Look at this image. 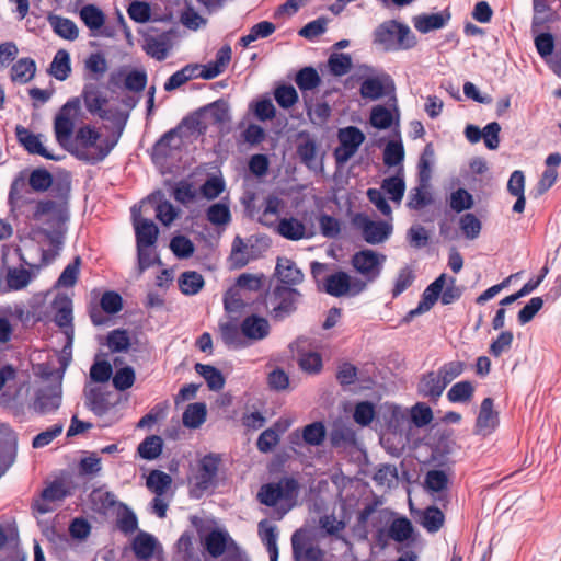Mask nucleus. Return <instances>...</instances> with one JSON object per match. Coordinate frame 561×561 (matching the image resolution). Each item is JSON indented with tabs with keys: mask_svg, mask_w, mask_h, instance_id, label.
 I'll use <instances>...</instances> for the list:
<instances>
[{
	"mask_svg": "<svg viewBox=\"0 0 561 561\" xmlns=\"http://www.w3.org/2000/svg\"><path fill=\"white\" fill-rule=\"evenodd\" d=\"M32 218L45 225L33 230L32 234L39 244L50 247L49 250H43V259L53 260L64 243L69 218L67 208L62 203L42 201L34 206Z\"/></svg>",
	"mask_w": 561,
	"mask_h": 561,
	"instance_id": "obj_1",
	"label": "nucleus"
},
{
	"mask_svg": "<svg viewBox=\"0 0 561 561\" xmlns=\"http://www.w3.org/2000/svg\"><path fill=\"white\" fill-rule=\"evenodd\" d=\"M377 423L380 427V443L392 455H399L409 442L410 421L407 411L391 402L378 408Z\"/></svg>",
	"mask_w": 561,
	"mask_h": 561,
	"instance_id": "obj_2",
	"label": "nucleus"
},
{
	"mask_svg": "<svg viewBox=\"0 0 561 561\" xmlns=\"http://www.w3.org/2000/svg\"><path fill=\"white\" fill-rule=\"evenodd\" d=\"M113 144L91 126H83L78 129L69 150L78 159L95 163L103 160L112 150Z\"/></svg>",
	"mask_w": 561,
	"mask_h": 561,
	"instance_id": "obj_3",
	"label": "nucleus"
},
{
	"mask_svg": "<svg viewBox=\"0 0 561 561\" xmlns=\"http://www.w3.org/2000/svg\"><path fill=\"white\" fill-rule=\"evenodd\" d=\"M374 42L383 50L396 51L412 48L416 44V38L408 25L387 21L375 30Z\"/></svg>",
	"mask_w": 561,
	"mask_h": 561,
	"instance_id": "obj_4",
	"label": "nucleus"
},
{
	"mask_svg": "<svg viewBox=\"0 0 561 561\" xmlns=\"http://www.w3.org/2000/svg\"><path fill=\"white\" fill-rule=\"evenodd\" d=\"M80 116L81 103L78 98L69 100L56 115L54 130L56 140L61 147L67 149L72 142L73 139L71 137L75 124L79 121Z\"/></svg>",
	"mask_w": 561,
	"mask_h": 561,
	"instance_id": "obj_5",
	"label": "nucleus"
},
{
	"mask_svg": "<svg viewBox=\"0 0 561 561\" xmlns=\"http://www.w3.org/2000/svg\"><path fill=\"white\" fill-rule=\"evenodd\" d=\"M353 226L360 232L363 239L369 244H380L387 241L393 231L392 220H374L364 213L355 214Z\"/></svg>",
	"mask_w": 561,
	"mask_h": 561,
	"instance_id": "obj_6",
	"label": "nucleus"
},
{
	"mask_svg": "<svg viewBox=\"0 0 561 561\" xmlns=\"http://www.w3.org/2000/svg\"><path fill=\"white\" fill-rule=\"evenodd\" d=\"M61 403V377L55 376L53 380L42 381L35 393L32 408L39 414L55 412Z\"/></svg>",
	"mask_w": 561,
	"mask_h": 561,
	"instance_id": "obj_7",
	"label": "nucleus"
},
{
	"mask_svg": "<svg viewBox=\"0 0 561 561\" xmlns=\"http://www.w3.org/2000/svg\"><path fill=\"white\" fill-rule=\"evenodd\" d=\"M275 230L279 236L291 241L311 239L316 236L314 224L312 222V218L308 217L307 214H305L302 218L293 216L280 218Z\"/></svg>",
	"mask_w": 561,
	"mask_h": 561,
	"instance_id": "obj_8",
	"label": "nucleus"
},
{
	"mask_svg": "<svg viewBox=\"0 0 561 561\" xmlns=\"http://www.w3.org/2000/svg\"><path fill=\"white\" fill-rule=\"evenodd\" d=\"M366 286L367 283L364 279L351 276L342 271L329 275L324 282V290L334 297L356 296Z\"/></svg>",
	"mask_w": 561,
	"mask_h": 561,
	"instance_id": "obj_9",
	"label": "nucleus"
},
{
	"mask_svg": "<svg viewBox=\"0 0 561 561\" xmlns=\"http://www.w3.org/2000/svg\"><path fill=\"white\" fill-rule=\"evenodd\" d=\"M385 262V254L370 249L356 252L351 261L354 270L366 279V283L375 280L380 275Z\"/></svg>",
	"mask_w": 561,
	"mask_h": 561,
	"instance_id": "obj_10",
	"label": "nucleus"
},
{
	"mask_svg": "<svg viewBox=\"0 0 561 561\" xmlns=\"http://www.w3.org/2000/svg\"><path fill=\"white\" fill-rule=\"evenodd\" d=\"M291 546L295 561H322V551L316 546L311 530H296L291 536Z\"/></svg>",
	"mask_w": 561,
	"mask_h": 561,
	"instance_id": "obj_11",
	"label": "nucleus"
},
{
	"mask_svg": "<svg viewBox=\"0 0 561 561\" xmlns=\"http://www.w3.org/2000/svg\"><path fill=\"white\" fill-rule=\"evenodd\" d=\"M339 147L335 149V158L340 163L347 162L358 150L365 140V135L354 126L339 130Z\"/></svg>",
	"mask_w": 561,
	"mask_h": 561,
	"instance_id": "obj_12",
	"label": "nucleus"
},
{
	"mask_svg": "<svg viewBox=\"0 0 561 561\" xmlns=\"http://www.w3.org/2000/svg\"><path fill=\"white\" fill-rule=\"evenodd\" d=\"M142 206L131 208L133 225L136 233L137 247H153L158 239V227L150 220L141 217Z\"/></svg>",
	"mask_w": 561,
	"mask_h": 561,
	"instance_id": "obj_13",
	"label": "nucleus"
},
{
	"mask_svg": "<svg viewBox=\"0 0 561 561\" xmlns=\"http://www.w3.org/2000/svg\"><path fill=\"white\" fill-rule=\"evenodd\" d=\"M447 274H440L432 284H430L422 295V299L417 307L410 310L405 317V321H410L413 317L427 312L437 301L445 286Z\"/></svg>",
	"mask_w": 561,
	"mask_h": 561,
	"instance_id": "obj_14",
	"label": "nucleus"
},
{
	"mask_svg": "<svg viewBox=\"0 0 561 561\" xmlns=\"http://www.w3.org/2000/svg\"><path fill=\"white\" fill-rule=\"evenodd\" d=\"M0 435L3 436V442L0 439V477H2L14 462L18 439L15 433L5 424H0Z\"/></svg>",
	"mask_w": 561,
	"mask_h": 561,
	"instance_id": "obj_15",
	"label": "nucleus"
},
{
	"mask_svg": "<svg viewBox=\"0 0 561 561\" xmlns=\"http://www.w3.org/2000/svg\"><path fill=\"white\" fill-rule=\"evenodd\" d=\"M70 493L69 489L62 482H54L47 486L39 499L34 502V508L46 514L54 510V503L64 500Z\"/></svg>",
	"mask_w": 561,
	"mask_h": 561,
	"instance_id": "obj_16",
	"label": "nucleus"
},
{
	"mask_svg": "<svg viewBox=\"0 0 561 561\" xmlns=\"http://www.w3.org/2000/svg\"><path fill=\"white\" fill-rule=\"evenodd\" d=\"M16 137L19 142L32 154H38L48 160H59L60 158L53 154L44 145L42 135H35L28 129L18 126Z\"/></svg>",
	"mask_w": 561,
	"mask_h": 561,
	"instance_id": "obj_17",
	"label": "nucleus"
},
{
	"mask_svg": "<svg viewBox=\"0 0 561 561\" xmlns=\"http://www.w3.org/2000/svg\"><path fill=\"white\" fill-rule=\"evenodd\" d=\"M79 18L89 28L92 36L101 34V30L105 25L106 15L101 8L95 4H85L79 10ZM102 35L111 37V32H103Z\"/></svg>",
	"mask_w": 561,
	"mask_h": 561,
	"instance_id": "obj_18",
	"label": "nucleus"
},
{
	"mask_svg": "<svg viewBox=\"0 0 561 561\" xmlns=\"http://www.w3.org/2000/svg\"><path fill=\"white\" fill-rule=\"evenodd\" d=\"M393 82L388 75L381 73L366 78L360 85V95L364 99L377 100L388 91L393 90Z\"/></svg>",
	"mask_w": 561,
	"mask_h": 561,
	"instance_id": "obj_19",
	"label": "nucleus"
},
{
	"mask_svg": "<svg viewBox=\"0 0 561 561\" xmlns=\"http://www.w3.org/2000/svg\"><path fill=\"white\" fill-rule=\"evenodd\" d=\"M87 405L96 415L106 414L112 408L113 403L110 401V393L104 392L100 386L95 383H88L84 389Z\"/></svg>",
	"mask_w": 561,
	"mask_h": 561,
	"instance_id": "obj_20",
	"label": "nucleus"
},
{
	"mask_svg": "<svg viewBox=\"0 0 561 561\" xmlns=\"http://www.w3.org/2000/svg\"><path fill=\"white\" fill-rule=\"evenodd\" d=\"M219 462L220 458L216 455H207L201 459L199 471L194 478L195 486L198 490H207L214 484Z\"/></svg>",
	"mask_w": 561,
	"mask_h": 561,
	"instance_id": "obj_21",
	"label": "nucleus"
},
{
	"mask_svg": "<svg viewBox=\"0 0 561 561\" xmlns=\"http://www.w3.org/2000/svg\"><path fill=\"white\" fill-rule=\"evenodd\" d=\"M268 321L260 316H249L241 322V333L249 342H257L270 334Z\"/></svg>",
	"mask_w": 561,
	"mask_h": 561,
	"instance_id": "obj_22",
	"label": "nucleus"
},
{
	"mask_svg": "<svg viewBox=\"0 0 561 561\" xmlns=\"http://www.w3.org/2000/svg\"><path fill=\"white\" fill-rule=\"evenodd\" d=\"M163 195L160 192L153 193L148 196L139 206L142 208L147 206H153L156 209V217L165 226L171 225L174 219L178 217V210L174 206L167 202L162 201Z\"/></svg>",
	"mask_w": 561,
	"mask_h": 561,
	"instance_id": "obj_23",
	"label": "nucleus"
},
{
	"mask_svg": "<svg viewBox=\"0 0 561 561\" xmlns=\"http://www.w3.org/2000/svg\"><path fill=\"white\" fill-rule=\"evenodd\" d=\"M307 339H298L294 346L298 352L299 367L309 374L319 373L322 368V358L319 353L307 351Z\"/></svg>",
	"mask_w": 561,
	"mask_h": 561,
	"instance_id": "obj_24",
	"label": "nucleus"
},
{
	"mask_svg": "<svg viewBox=\"0 0 561 561\" xmlns=\"http://www.w3.org/2000/svg\"><path fill=\"white\" fill-rule=\"evenodd\" d=\"M497 423V414L493 410V400L491 398H485L481 403L477 417V433L483 436L489 435L495 430Z\"/></svg>",
	"mask_w": 561,
	"mask_h": 561,
	"instance_id": "obj_25",
	"label": "nucleus"
},
{
	"mask_svg": "<svg viewBox=\"0 0 561 561\" xmlns=\"http://www.w3.org/2000/svg\"><path fill=\"white\" fill-rule=\"evenodd\" d=\"M231 47L229 45L222 46L216 54L213 61L202 66L199 76L203 79L210 80L222 73L231 60Z\"/></svg>",
	"mask_w": 561,
	"mask_h": 561,
	"instance_id": "obj_26",
	"label": "nucleus"
},
{
	"mask_svg": "<svg viewBox=\"0 0 561 561\" xmlns=\"http://www.w3.org/2000/svg\"><path fill=\"white\" fill-rule=\"evenodd\" d=\"M54 309L56 310L55 322L58 327L65 329V334L67 336L68 343L72 342L73 337V329L71 325L72 322V308L71 301L66 297H58L54 301Z\"/></svg>",
	"mask_w": 561,
	"mask_h": 561,
	"instance_id": "obj_27",
	"label": "nucleus"
},
{
	"mask_svg": "<svg viewBox=\"0 0 561 561\" xmlns=\"http://www.w3.org/2000/svg\"><path fill=\"white\" fill-rule=\"evenodd\" d=\"M83 102L87 110L100 117L105 116L104 105L107 102L105 92L95 84H88L84 87L82 93Z\"/></svg>",
	"mask_w": 561,
	"mask_h": 561,
	"instance_id": "obj_28",
	"label": "nucleus"
},
{
	"mask_svg": "<svg viewBox=\"0 0 561 561\" xmlns=\"http://www.w3.org/2000/svg\"><path fill=\"white\" fill-rule=\"evenodd\" d=\"M290 426L288 420H279L272 427L265 430L257 439V448L262 453L271 451L279 442V437Z\"/></svg>",
	"mask_w": 561,
	"mask_h": 561,
	"instance_id": "obj_29",
	"label": "nucleus"
},
{
	"mask_svg": "<svg viewBox=\"0 0 561 561\" xmlns=\"http://www.w3.org/2000/svg\"><path fill=\"white\" fill-rule=\"evenodd\" d=\"M204 545L208 553L217 558L233 546V541L226 530L215 529L205 536Z\"/></svg>",
	"mask_w": 561,
	"mask_h": 561,
	"instance_id": "obj_30",
	"label": "nucleus"
},
{
	"mask_svg": "<svg viewBox=\"0 0 561 561\" xmlns=\"http://www.w3.org/2000/svg\"><path fill=\"white\" fill-rule=\"evenodd\" d=\"M133 550L138 559L147 560L159 553L161 546L152 535L139 533L133 540Z\"/></svg>",
	"mask_w": 561,
	"mask_h": 561,
	"instance_id": "obj_31",
	"label": "nucleus"
},
{
	"mask_svg": "<svg viewBox=\"0 0 561 561\" xmlns=\"http://www.w3.org/2000/svg\"><path fill=\"white\" fill-rule=\"evenodd\" d=\"M47 21L54 33L62 39L72 42L79 37V28L72 20L50 13Z\"/></svg>",
	"mask_w": 561,
	"mask_h": 561,
	"instance_id": "obj_32",
	"label": "nucleus"
},
{
	"mask_svg": "<svg viewBox=\"0 0 561 561\" xmlns=\"http://www.w3.org/2000/svg\"><path fill=\"white\" fill-rule=\"evenodd\" d=\"M142 47L144 50L152 58L163 60L172 48L171 37L168 34L148 36L146 37Z\"/></svg>",
	"mask_w": 561,
	"mask_h": 561,
	"instance_id": "obj_33",
	"label": "nucleus"
},
{
	"mask_svg": "<svg viewBox=\"0 0 561 561\" xmlns=\"http://www.w3.org/2000/svg\"><path fill=\"white\" fill-rule=\"evenodd\" d=\"M380 191H382L383 194H387L397 205L401 204L405 192L402 168H399L394 175L383 179Z\"/></svg>",
	"mask_w": 561,
	"mask_h": 561,
	"instance_id": "obj_34",
	"label": "nucleus"
},
{
	"mask_svg": "<svg viewBox=\"0 0 561 561\" xmlns=\"http://www.w3.org/2000/svg\"><path fill=\"white\" fill-rule=\"evenodd\" d=\"M438 371H431L424 375L419 383V391L422 396L437 400L446 389Z\"/></svg>",
	"mask_w": 561,
	"mask_h": 561,
	"instance_id": "obj_35",
	"label": "nucleus"
},
{
	"mask_svg": "<svg viewBox=\"0 0 561 561\" xmlns=\"http://www.w3.org/2000/svg\"><path fill=\"white\" fill-rule=\"evenodd\" d=\"M259 536L267 549V552L270 554V560L277 561L278 560L277 527L268 520H262L259 523Z\"/></svg>",
	"mask_w": 561,
	"mask_h": 561,
	"instance_id": "obj_36",
	"label": "nucleus"
},
{
	"mask_svg": "<svg viewBox=\"0 0 561 561\" xmlns=\"http://www.w3.org/2000/svg\"><path fill=\"white\" fill-rule=\"evenodd\" d=\"M276 274L280 282L288 285H296L302 282L304 274L295 262L287 257H279L276 265Z\"/></svg>",
	"mask_w": 561,
	"mask_h": 561,
	"instance_id": "obj_37",
	"label": "nucleus"
},
{
	"mask_svg": "<svg viewBox=\"0 0 561 561\" xmlns=\"http://www.w3.org/2000/svg\"><path fill=\"white\" fill-rule=\"evenodd\" d=\"M325 427L321 422L311 423L302 428L301 437L307 445L319 446L325 438ZM300 438L298 431L291 434V443Z\"/></svg>",
	"mask_w": 561,
	"mask_h": 561,
	"instance_id": "obj_38",
	"label": "nucleus"
},
{
	"mask_svg": "<svg viewBox=\"0 0 561 561\" xmlns=\"http://www.w3.org/2000/svg\"><path fill=\"white\" fill-rule=\"evenodd\" d=\"M220 336L224 343L230 347L239 348L247 345L245 339L241 333V327L232 322H221L219 324Z\"/></svg>",
	"mask_w": 561,
	"mask_h": 561,
	"instance_id": "obj_39",
	"label": "nucleus"
},
{
	"mask_svg": "<svg viewBox=\"0 0 561 561\" xmlns=\"http://www.w3.org/2000/svg\"><path fill=\"white\" fill-rule=\"evenodd\" d=\"M476 387L471 381L456 382L447 392V399L451 403H468L471 401Z\"/></svg>",
	"mask_w": 561,
	"mask_h": 561,
	"instance_id": "obj_40",
	"label": "nucleus"
},
{
	"mask_svg": "<svg viewBox=\"0 0 561 561\" xmlns=\"http://www.w3.org/2000/svg\"><path fill=\"white\" fill-rule=\"evenodd\" d=\"M378 419V410L369 401H360L355 404L353 410V420L356 424L365 427Z\"/></svg>",
	"mask_w": 561,
	"mask_h": 561,
	"instance_id": "obj_41",
	"label": "nucleus"
},
{
	"mask_svg": "<svg viewBox=\"0 0 561 561\" xmlns=\"http://www.w3.org/2000/svg\"><path fill=\"white\" fill-rule=\"evenodd\" d=\"M70 70L69 53L65 49H59L50 64V75L57 80L64 81L68 78Z\"/></svg>",
	"mask_w": 561,
	"mask_h": 561,
	"instance_id": "obj_42",
	"label": "nucleus"
},
{
	"mask_svg": "<svg viewBox=\"0 0 561 561\" xmlns=\"http://www.w3.org/2000/svg\"><path fill=\"white\" fill-rule=\"evenodd\" d=\"M206 405L202 402L188 404L183 413V424L190 428L199 427L206 420Z\"/></svg>",
	"mask_w": 561,
	"mask_h": 561,
	"instance_id": "obj_43",
	"label": "nucleus"
},
{
	"mask_svg": "<svg viewBox=\"0 0 561 561\" xmlns=\"http://www.w3.org/2000/svg\"><path fill=\"white\" fill-rule=\"evenodd\" d=\"M35 71V62L32 59L23 58L13 65L11 79L18 83H26L34 77Z\"/></svg>",
	"mask_w": 561,
	"mask_h": 561,
	"instance_id": "obj_44",
	"label": "nucleus"
},
{
	"mask_svg": "<svg viewBox=\"0 0 561 561\" xmlns=\"http://www.w3.org/2000/svg\"><path fill=\"white\" fill-rule=\"evenodd\" d=\"M195 370L206 380L210 390L218 391L224 387L225 378L222 374L214 366L196 364Z\"/></svg>",
	"mask_w": 561,
	"mask_h": 561,
	"instance_id": "obj_45",
	"label": "nucleus"
},
{
	"mask_svg": "<svg viewBox=\"0 0 561 561\" xmlns=\"http://www.w3.org/2000/svg\"><path fill=\"white\" fill-rule=\"evenodd\" d=\"M171 483L172 478L168 473L160 470H153L149 473L146 485L156 495L161 496L168 491Z\"/></svg>",
	"mask_w": 561,
	"mask_h": 561,
	"instance_id": "obj_46",
	"label": "nucleus"
},
{
	"mask_svg": "<svg viewBox=\"0 0 561 561\" xmlns=\"http://www.w3.org/2000/svg\"><path fill=\"white\" fill-rule=\"evenodd\" d=\"M283 208V201L275 196H270L265 201L264 210L261 215V222L265 226H275L279 221V213Z\"/></svg>",
	"mask_w": 561,
	"mask_h": 561,
	"instance_id": "obj_47",
	"label": "nucleus"
},
{
	"mask_svg": "<svg viewBox=\"0 0 561 561\" xmlns=\"http://www.w3.org/2000/svg\"><path fill=\"white\" fill-rule=\"evenodd\" d=\"M414 27L421 33H428L442 28L445 25V19L439 13L422 14L413 19Z\"/></svg>",
	"mask_w": 561,
	"mask_h": 561,
	"instance_id": "obj_48",
	"label": "nucleus"
},
{
	"mask_svg": "<svg viewBox=\"0 0 561 561\" xmlns=\"http://www.w3.org/2000/svg\"><path fill=\"white\" fill-rule=\"evenodd\" d=\"M204 286V278L197 272H184L179 278V287L184 295H195Z\"/></svg>",
	"mask_w": 561,
	"mask_h": 561,
	"instance_id": "obj_49",
	"label": "nucleus"
},
{
	"mask_svg": "<svg viewBox=\"0 0 561 561\" xmlns=\"http://www.w3.org/2000/svg\"><path fill=\"white\" fill-rule=\"evenodd\" d=\"M34 275L26 268H10L7 273V285L11 290H21L32 280Z\"/></svg>",
	"mask_w": 561,
	"mask_h": 561,
	"instance_id": "obj_50",
	"label": "nucleus"
},
{
	"mask_svg": "<svg viewBox=\"0 0 561 561\" xmlns=\"http://www.w3.org/2000/svg\"><path fill=\"white\" fill-rule=\"evenodd\" d=\"M413 533L411 522L405 517H399L392 520L389 527V536L398 542L408 540Z\"/></svg>",
	"mask_w": 561,
	"mask_h": 561,
	"instance_id": "obj_51",
	"label": "nucleus"
},
{
	"mask_svg": "<svg viewBox=\"0 0 561 561\" xmlns=\"http://www.w3.org/2000/svg\"><path fill=\"white\" fill-rule=\"evenodd\" d=\"M162 439L159 436L152 435L147 437L138 446V454L141 458L152 460L160 456L162 451Z\"/></svg>",
	"mask_w": 561,
	"mask_h": 561,
	"instance_id": "obj_52",
	"label": "nucleus"
},
{
	"mask_svg": "<svg viewBox=\"0 0 561 561\" xmlns=\"http://www.w3.org/2000/svg\"><path fill=\"white\" fill-rule=\"evenodd\" d=\"M421 524L430 533H435L444 524V514L437 507H427L423 512Z\"/></svg>",
	"mask_w": 561,
	"mask_h": 561,
	"instance_id": "obj_53",
	"label": "nucleus"
},
{
	"mask_svg": "<svg viewBox=\"0 0 561 561\" xmlns=\"http://www.w3.org/2000/svg\"><path fill=\"white\" fill-rule=\"evenodd\" d=\"M170 249L179 259H187L195 251L193 242L184 236H175L170 242Z\"/></svg>",
	"mask_w": 561,
	"mask_h": 561,
	"instance_id": "obj_54",
	"label": "nucleus"
},
{
	"mask_svg": "<svg viewBox=\"0 0 561 561\" xmlns=\"http://www.w3.org/2000/svg\"><path fill=\"white\" fill-rule=\"evenodd\" d=\"M404 158V149L399 141H389L383 151V162L388 167L400 165Z\"/></svg>",
	"mask_w": 561,
	"mask_h": 561,
	"instance_id": "obj_55",
	"label": "nucleus"
},
{
	"mask_svg": "<svg viewBox=\"0 0 561 561\" xmlns=\"http://www.w3.org/2000/svg\"><path fill=\"white\" fill-rule=\"evenodd\" d=\"M393 122V114L385 106L377 105L371 110L370 123L374 127L386 129L391 126Z\"/></svg>",
	"mask_w": 561,
	"mask_h": 561,
	"instance_id": "obj_56",
	"label": "nucleus"
},
{
	"mask_svg": "<svg viewBox=\"0 0 561 561\" xmlns=\"http://www.w3.org/2000/svg\"><path fill=\"white\" fill-rule=\"evenodd\" d=\"M91 501L94 508L99 512L106 513L116 504L115 495L108 491L95 490L91 493Z\"/></svg>",
	"mask_w": 561,
	"mask_h": 561,
	"instance_id": "obj_57",
	"label": "nucleus"
},
{
	"mask_svg": "<svg viewBox=\"0 0 561 561\" xmlns=\"http://www.w3.org/2000/svg\"><path fill=\"white\" fill-rule=\"evenodd\" d=\"M296 83L300 90H312L319 85L320 77L313 68L306 67L297 73Z\"/></svg>",
	"mask_w": 561,
	"mask_h": 561,
	"instance_id": "obj_58",
	"label": "nucleus"
},
{
	"mask_svg": "<svg viewBox=\"0 0 561 561\" xmlns=\"http://www.w3.org/2000/svg\"><path fill=\"white\" fill-rule=\"evenodd\" d=\"M513 333L511 331H502L499 336L491 343L489 352L495 357L507 353L513 344Z\"/></svg>",
	"mask_w": 561,
	"mask_h": 561,
	"instance_id": "obj_59",
	"label": "nucleus"
},
{
	"mask_svg": "<svg viewBox=\"0 0 561 561\" xmlns=\"http://www.w3.org/2000/svg\"><path fill=\"white\" fill-rule=\"evenodd\" d=\"M207 218L213 225H227L231 218L229 207L224 203L214 204L207 210Z\"/></svg>",
	"mask_w": 561,
	"mask_h": 561,
	"instance_id": "obj_60",
	"label": "nucleus"
},
{
	"mask_svg": "<svg viewBox=\"0 0 561 561\" xmlns=\"http://www.w3.org/2000/svg\"><path fill=\"white\" fill-rule=\"evenodd\" d=\"M459 226L463 234L473 240L481 231V222L473 214H466L460 218Z\"/></svg>",
	"mask_w": 561,
	"mask_h": 561,
	"instance_id": "obj_61",
	"label": "nucleus"
},
{
	"mask_svg": "<svg viewBox=\"0 0 561 561\" xmlns=\"http://www.w3.org/2000/svg\"><path fill=\"white\" fill-rule=\"evenodd\" d=\"M127 13L137 23H146L151 19V8L147 2L134 1L129 4Z\"/></svg>",
	"mask_w": 561,
	"mask_h": 561,
	"instance_id": "obj_62",
	"label": "nucleus"
},
{
	"mask_svg": "<svg viewBox=\"0 0 561 561\" xmlns=\"http://www.w3.org/2000/svg\"><path fill=\"white\" fill-rule=\"evenodd\" d=\"M473 206L472 195L465 188H458L450 195V207L455 211L470 209Z\"/></svg>",
	"mask_w": 561,
	"mask_h": 561,
	"instance_id": "obj_63",
	"label": "nucleus"
},
{
	"mask_svg": "<svg viewBox=\"0 0 561 561\" xmlns=\"http://www.w3.org/2000/svg\"><path fill=\"white\" fill-rule=\"evenodd\" d=\"M107 345L113 352L127 351L130 346V337L127 331L114 330L107 336Z\"/></svg>",
	"mask_w": 561,
	"mask_h": 561,
	"instance_id": "obj_64",
	"label": "nucleus"
}]
</instances>
